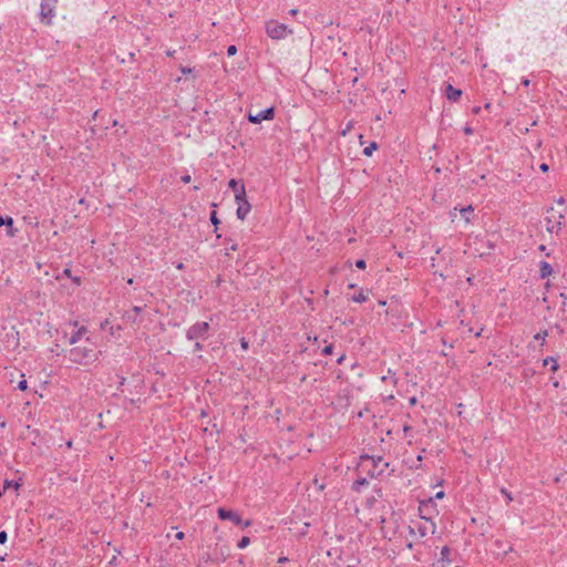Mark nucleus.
<instances>
[{
    "label": "nucleus",
    "instance_id": "39448f33",
    "mask_svg": "<svg viewBox=\"0 0 567 567\" xmlns=\"http://www.w3.org/2000/svg\"><path fill=\"white\" fill-rule=\"evenodd\" d=\"M218 518L221 520H230L235 525H238L243 528H247L251 525L250 520H244L240 515L231 509H226L224 507H219L217 509Z\"/></svg>",
    "mask_w": 567,
    "mask_h": 567
},
{
    "label": "nucleus",
    "instance_id": "bb28decb",
    "mask_svg": "<svg viewBox=\"0 0 567 567\" xmlns=\"http://www.w3.org/2000/svg\"><path fill=\"white\" fill-rule=\"evenodd\" d=\"M236 52H237V48H236L235 45H230V47H228V49H227V54H228L229 56L235 55V54H236Z\"/></svg>",
    "mask_w": 567,
    "mask_h": 567
},
{
    "label": "nucleus",
    "instance_id": "6e6552de",
    "mask_svg": "<svg viewBox=\"0 0 567 567\" xmlns=\"http://www.w3.org/2000/svg\"><path fill=\"white\" fill-rule=\"evenodd\" d=\"M209 329L208 322H197L187 330V338L193 340L205 334Z\"/></svg>",
    "mask_w": 567,
    "mask_h": 567
},
{
    "label": "nucleus",
    "instance_id": "8fccbe9b",
    "mask_svg": "<svg viewBox=\"0 0 567 567\" xmlns=\"http://www.w3.org/2000/svg\"><path fill=\"white\" fill-rule=\"evenodd\" d=\"M74 282L80 284V279H79V278H75V279H74Z\"/></svg>",
    "mask_w": 567,
    "mask_h": 567
},
{
    "label": "nucleus",
    "instance_id": "4468645a",
    "mask_svg": "<svg viewBox=\"0 0 567 567\" xmlns=\"http://www.w3.org/2000/svg\"><path fill=\"white\" fill-rule=\"evenodd\" d=\"M539 272L542 278H546L551 275L553 268L548 262L542 261L539 265Z\"/></svg>",
    "mask_w": 567,
    "mask_h": 567
},
{
    "label": "nucleus",
    "instance_id": "a18cd8bd",
    "mask_svg": "<svg viewBox=\"0 0 567 567\" xmlns=\"http://www.w3.org/2000/svg\"><path fill=\"white\" fill-rule=\"evenodd\" d=\"M379 463H382V465H383L384 467H386V466H388V463H383L381 457L379 458Z\"/></svg>",
    "mask_w": 567,
    "mask_h": 567
},
{
    "label": "nucleus",
    "instance_id": "9d476101",
    "mask_svg": "<svg viewBox=\"0 0 567 567\" xmlns=\"http://www.w3.org/2000/svg\"><path fill=\"white\" fill-rule=\"evenodd\" d=\"M73 327L76 329L72 336L70 337L69 339V343L70 344H75L76 342H79L83 336L86 333V328L85 327H78V322H73Z\"/></svg>",
    "mask_w": 567,
    "mask_h": 567
},
{
    "label": "nucleus",
    "instance_id": "20e7f679",
    "mask_svg": "<svg viewBox=\"0 0 567 567\" xmlns=\"http://www.w3.org/2000/svg\"><path fill=\"white\" fill-rule=\"evenodd\" d=\"M266 33L274 40H281L285 39L288 33H292V31L288 30L286 24L270 20L266 23Z\"/></svg>",
    "mask_w": 567,
    "mask_h": 567
},
{
    "label": "nucleus",
    "instance_id": "e433bc0d",
    "mask_svg": "<svg viewBox=\"0 0 567 567\" xmlns=\"http://www.w3.org/2000/svg\"><path fill=\"white\" fill-rule=\"evenodd\" d=\"M344 358H346V354H344V353H342V354L338 358L337 362H338L339 364H341V363L343 362Z\"/></svg>",
    "mask_w": 567,
    "mask_h": 567
},
{
    "label": "nucleus",
    "instance_id": "49530a36",
    "mask_svg": "<svg viewBox=\"0 0 567 567\" xmlns=\"http://www.w3.org/2000/svg\"><path fill=\"white\" fill-rule=\"evenodd\" d=\"M379 305H380V306H385V301L380 300V301H379Z\"/></svg>",
    "mask_w": 567,
    "mask_h": 567
},
{
    "label": "nucleus",
    "instance_id": "6ab92c4d",
    "mask_svg": "<svg viewBox=\"0 0 567 567\" xmlns=\"http://www.w3.org/2000/svg\"><path fill=\"white\" fill-rule=\"evenodd\" d=\"M367 299H368V296L363 291H360L357 296H354L352 298V300L354 302H359V303L364 302Z\"/></svg>",
    "mask_w": 567,
    "mask_h": 567
},
{
    "label": "nucleus",
    "instance_id": "ddd939ff",
    "mask_svg": "<svg viewBox=\"0 0 567 567\" xmlns=\"http://www.w3.org/2000/svg\"><path fill=\"white\" fill-rule=\"evenodd\" d=\"M235 202L237 203V205L240 204V203H244V202H248L244 184H240L238 190H236V193H235Z\"/></svg>",
    "mask_w": 567,
    "mask_h": 567
},
{
    "label": "nucleus",
    "instance_id": "a19ab883",
    "mask_svg": "<svg viewBox=\"0 0 567 567\" xmlns=\"http://www.w3.org/2000/svg\"><path fill=\"white\" fill-rule=\"evenodd\" d=\"M6 225V217L0 216V227Z\"/></svg>",
    "mask_w": 567,
    "mask_h": 567
},
{
    "label": "nucleus",
    "instance_id": "f8f14e48",
    "mask_svg": "<svg viewBox=\"0 0 567 567\" xmlns=\"http://www.w3.org/2000/svg\"><path fill=\"white\" fill-rule=\"evenodd\" d=\"M462 95V91L458 89L453 87L451 84L446 85V97L450 101H457Z\"/></svg>",
    "mask_w": 567,
    "mask_h": 567
},
{
    "label": "nucleus",
    "instance_id": "cd10ccee",
    "mask_svg": "<svg viewBox=\"0 0 567 567\" xmlns=\"http://www.w3.org/2000/svg\"><path fill=\"white\" fill-rule=\"evenodd\" d=\"M8 535L4 530L0 532V544H4L7 542Z\"/></svg>",
    "mask_w": 567,
    "mask_h": 567
},
{
    "label": "nucleus",
    "instance_id": "ea45409f",
    "mask_svg": "<svg viewBox=\"0 0 567 567\" xmlns=\"http://www.w3.org/2000/svg\"><path fill=\"white\" fill-rule=\"evenodd\" d=\"M465 134L471 135L473 133L471 127H465L464 130Z\"/></svg>",
    "mask_w": 567,
    "mask_h": 567
},
{
    "label": "nucleus",
    "instance_id": "f704fd0d",
    "mask_svg": "<svg viewBox=\"0 0 567 567\" xmlns=\"http://www.w3.org/2000/svg\"><path fill=\"white\" fill-rule=\"evenodd\" d=\"M540 171L542 172H547L548 171V165L543 163L540 166H539Z\"/></svg>",
    "mask_w": 567,
    "mask_h": 567
},
{
    "label": "nucleus",
    "instance_id": "7c9ffc66",
    "mask_svg": "<svg viewBox=\"0 0 567 567\" xmlns=\"http://www.w3.org/2000/svg\"><path fill=\"white\" fill-rule=\"evenodd\" d=\"M237 248H238L237 244H231V246L229 248H227L226 255H229L230 251H236Z\"/></svg>",
    "mask_w": 567,
    "mask_h": 567
},
{
    "label": "nucleus",
    "instance_id": "09e8293b",
    "mask_svg": "<svg viewBox=\"0 0 567 567\" xmlns=\"http://www.w3.org/2000/svg\"><path fill=\"white\" fill-rule=\"evenodd\" d=\"M195 347H196V349H198V350L200 349V344H199V343H196V344H195Z\"/></svg>",
    "mask_w": 567,
    "mask_h": 567
},
{
    "label": "nucleus",
    "instance_id": "603ef678",
    "mask_svg": "<svg viewBox=\"0 0 567 567\" xmlns=\"http://www.w3.org/2000/svg\"><path fill=\"white\" fill-rule=\"evenodd\" d=\"M3 492H4V491H1V489H0V497L2 496Z\"/></svg>",
    "mask_w": 567,
    "mask_h": 567
},
{
    "label": "nucleus",
    "instance_id": "c9c22d12",
    "mask_svg": "<svg viewBox=\"0 0 567 567\" xmlns=\"http://www.w3.org/2000/svg\"><path fill=\"white\" fill-rule=\"evenodd\" d=\"M449 553H450V550L447 547L442 548V551H441L442 556H446V555H449Z\"/></svg>",
    "mask_w": 567,
    "mask_h": 567
},
{
    "label": "nucleus",
    "instance_id": "de8ad7c7",
    "mask_svg": "<svg viewBox=\"0 0 567 567\" xmlns=\"http://www.w3.org/2000/svg\"><path fill=\"white\" fill-rule=\"evenodd\" d=\"M524 84L527 86L529 84V81L528 80H525L524 81Z\"/></svg>",
    "mask_w": 567,
    "mask_h": 567
},
{
    "label": "nucleus",
    "instance_id": "a211bd4d",
    "mask_svg": "<svg viewBox=\"0 0 567 567\" xmlns=\"http://www.w3.org/2000/svg\"><path fill=\"white\" fill-rule=\"evenodd\" d=\"M19 487H20V484L17 482H13V481H6L3 484V491H7L9 488H13V489L18 491Z\"/></svg>",
    "mask_w": 567,
    "mask_h": 567
},
{
    "label": "nucleus",
    "instance_id": "393cba45",
    "mask_svg": "<svg viewBox=\"0 0 567 567\" xmlns=\"http://www.w3.org/2000/svg\"><path fill=\"white\" fill-rule=\"evenodd\" d=\"M210 221L213 223V225H215V227L217 228L218 224H219V219L217 218V214L216 212H212L210 214Z\"/></svg>",
    "mask_w": 567,
    "mask_h": 567
},
{
    "label": "nucleus",
    "instance_id": "0eeeda50",
    "mask_svg": "<svg viewBox=\"0 0 567 567\" xmlns=\"http://www.w3.org/2000/svg\"><path fill=\"white\" fill-rule=\"evenodd\" d=\"M274 115H275L274 107H268V109L259 111L257 113L249 112L248 120L250 123L259 124L262 121L272 120Z\"/></svg>",
    "mask_w": 567,
    "mask_h": 567
},
{
    "label": "nucleus",
    "instance_id": "3c124183",
    "mask_svg": "<svg viewBox=\"0 0 567 567\" xmlns=\"http://www.w3.org/2000/svg\"><path fill=\"white\" fill-rule=\"evenodd\" d=\"M416 402V400L413 398L411 399V403L414 404Z\"/></svg>",
    "mask_w": 567,
    "mask_h": 567
},
{
    "label": "nucleus",
    "instance_id": "72a5a7b5",
    "mask_svg": "<svg viewBox=\"0 0 567 567\" xmlns=\"http://www.w3.org/2000/svg\"><path fill=\"white\" fill-rule=\"evenodd\" d=\"M443 497H444V492H442V491H440V492H437V493L435 494V498H436V499H441V498H443Z\"/></svg>",
    "mask_w": 567,
    "mask_h": 567
},
{
    "label": "nucleus",
    "instance_id": "5701e85b",
    "mask_svg": "<svg viewBox=\"0 0 567 567\" xmlns=\"http://www.w3.org/2000/svg\"><path fill=\"white\" fill-rule=\"evenodd\" d=\"M250 544V538L249 537H243L239 542H238V548L240 549H244L246 548L248 545Z\"/></svg>",
    "mask_w": 567,
    "mask_h": 567
},
{
    "label": "nucleus",
    "instance_id": "37998d69",
    "mask_svg": "<svg viewBox=\"0 0 567 567\" xmlns=\"http://www.w3.org/2000/svg\"><path fill=\"white\" fill-rule=\"evenodd\" d=\"M297 13H298V10H297V9H291V10H290V14H291V16H297Z\"/></svg>",
    "mask_w": 567,
    "mask_h": 567
},
{
    "label": "nucleus",
    "instance_id": "b1692460",
    "mask_svg": "<svg viewBox=\"0 0 567 567\" xmlns=\"http://www.w3.org/2000/svg\"><path fill=\"white\" fill-rule=\"evenodd\" d=\"M546 337H547V331H543V332H538L537 334H535L534 338H535V340H539L543 344Z\"/></svg>",
    "mask_w": 567,
    "mask_h": 567
},
{
    "label": "nucleus",
    "instance_id": "4c0bfd02",
    "mask_svg": "<svg viewBox=\"0 0 567 567\" xmlns=\"http://www.w3.org/2000/svg\"><path fill=\"white\" fill-rule=\"evenodd\" d=\"M241 348H243L244 350H247V349H248V342H247V341H245V340H243V341H241Z\"/></svg>",
    "mask_w": 567,
    "mask_h": 567
},
{
    "label": "nucleus",
    "instance_id": "f257e3e1",
    "mask_svg": "<svg viewBox=\"0 0 567 567\" xmlns=\"http://www.w3.org/2000/svg\"><path fill=\"white\" fill-rule=\"evenodd\" d=\"M564 215V200L558 202V207H551L546 212L545 226L550 234H558L561 229Z\"/></svg>",
    "mask_w": 567,
    "mask_h": 567
},
{
    "label": "nucleus",
    "instance_id": "1a4fd4ad",
    "mask_svg": "<svg viewBox=\"0 0 567 567\" xmlns=\"http://www.w3.org/2000/svg\"><path fill=\"white\" fill-rule=\"evenodd\" d=\"M432 511H435V504L433 503L432 498L420 502L419 513L421 518L427 520V515H430Z\"/></svg>",
    "mask_w": 567,
    "mask_h": 567
},
{
    "label": "nucleus",
    "instance_id": "4be33fe9",
    "mask_svg": "<svg viewBox=\"0 0 567 567\" xmlns=\"http://www.w3.org/2000/svg\"><path fill=\"white\" fill-rule=\"evenodd\" d=\"M240 184H243V183L233 178L228 182V187L231 188L234 190V193H236V190H238Z\"/></svg>",
    "mask_w": 567,
    "mask_h": 567
},
{
    "label": "nucleus",
    "instance_id": "c03bdc74",
    "mask_svg": "<svg viewBox=\"0 0 567 567\" xmlns=\"http://www.w3.org/2000/svg\"><path fill=\"white\" fill-rule=\"evenodd\" d=\"M183 268H184V265H183L182 262H179V264L177 265V269H179V270H181V269H183Z\"/></svg>",
    "mask_w": 567,
    "mask_h": 567
},
{
    "label": "nucleus",
    "instance_id": "9b49d317",
    "mask_svg": "<svg viewBox=\"0 0 567 567\" xmlns=\"http://www.w3.org/2000/svg\"><path fill=\"white\" fill-rule=\"evenodd\" d=\"M250 210H251V205L249 204V202H244V203L238 204L237 210H236L237 218L240 220H245L246 217L248 216V214L250 213Z\"/></svg>",
    "mask_w": 567,
    "mask_h": 567
},
{
    "label": "nucleus",
    "instance_id": "412c9836",
    "mask_svg": "<svg viewBox=\"0 0 567 567\" xmlns=\"http://www.w3.org/2000/svg\"><path fill=\"white\" fill-rule=\"evenodd\" d=\"M435 524L430 522V526H425L423 529H422V535H426L427 533H431V534H434L435 533Z\"/></svg>",
    "mask_w": 567,
    "mask_h": 567
},
{
    "label": "nucleus",
    "instance_id": "f3484780",
    "mask_svg": "<svg viewBox=\"0 0 567 567\" xmlns=\"http://www.w3.org/2000/svg\"><path fill=\"white\" fill-rule=\"evenodd\" d=\"M378 148V144L375 142H372L369 146H367L364 150H363V154L365 156H371L372 153Z\"/></svg>",
    "mask_w": 567,
    "mask_h": 567
},
{
    "label": "nucleus",
    "instance_id": "7ed1b4c3",
    "mask_svg": "<svg viewBox=\"0 0 567 567\" xmlns=\"http://www.w3.org/2000/svg\"><path fill=\"white\" fill-rule=\"evenodd\" d=\"M449 215L452 223H455L458 219L462 221L464 227H467L472 224V219L474 217V207L472 205L460 209L455 207L449 213Z\"/></svg>",
    "mask_w": 567,
    "mask_h": 567
},
{
    "label": "nucleus",
    "instance_id": "aec40b11",
    "mask_svg": "<svg viewBox=\"0 0 567 567\" xmlns=\"http://www.w3.org/2000/svg\"><path fill=\"white\" fill-rule=\"evenodd\" d=\"M18 388L21 391H25L28 389V382L25 380V375L21 373V380L18 383Z\"/></svg>",
    "mask_w": 567,
    "mask_h": 567
},
{
    "label": "nucleus",
    "instance_id": "2eb2a0df",
    "mask_svg": "<svg viewBox=\"0 0 567 567\" xmlns=\"http://www.w3.org/2000/svg\"><path fill=\"white\" fill-rule=\"evenodd\" d=\"M7 227V236L8 237H14L18 229L13 227V219L11 217H6V225Z\"/></svg>",
    "mask_w": 567,
    "mask_h": 567
},
{
    "label": "nucleus",
    "instance_id": "79ce46f5",
    "mask_svg": "<svg viewBox=\"0 0 567 567\" xmlns=\"http://www.w3.org/2000/svg\"><path fill=\"white\" fill-rule=\"evenodd\" d=\"M287 560H288V558H287V557H280V558L278 559V563H279V564H282V563L287 561Z\"/></svg>",
    "mask_w": 567,
    "mask_h": 567
},
{
    "label": "nucleus",
    "instance_id": "473e14b6",
    "mask_svg": "<svg viewBox=\"0 0 567 567\" xmlns=\"http://www.w3.org/2000/svg\"><path fill=\"white\" fill-rule=\"evenodd\" d=\"M190 179H192V178H190V176H189V175H185V176H183V177H182V182H183V183H185V184L189 183V182H190Z\"/></svg>",
    "mask_w": 567,
    "mask_h": 567
},
{
    "label": "nucleus",
    "instance_id": "2f4dec72",
    "mask_svg": "<svg viewBox=\"0 0 567 567\" xmlns=\"http://www.w3.org/2000/svg\"><path fill=\"white\" fill-rule=\"evenodd\" d=\"M181 71H182L183 74H190L192 73V69L190 68H186V66L181 68Z\"/></svg>",
    "mask_w": 567,
    "mask_h": 567
},
{
    "label": "nucleus",
    "instance_id": "58836bf2",
    "mask_svg": "<svg viewBox=\"0 0 567 567\" xmlns=\"http://www.w3.org/2000/svg\"><path fill=\"white\" fill-rule=\"evenodd\" d=\"M176 538H177V539H179V540H182V539L184 538V533H183V532H178V533L176 534Z\"/></svg>",
    "mask_w": 567,
    "mask_h": 567
},
{
    "label": "nucleus",
    "instance_id": "f03ea898",
    "mask_svg": "<svg viewBox=\"0 0 567 567\" xmlns=\"http://www.w3.org/2000/svg\"><path fill=\"white\" fill-rule=\"evenodd\" d=\"M70 360L81 365H87L97 360V352L89 347H75L70 350Z\"/></svg>",
    "mask_w": 567,
    "mask_h": 567
},
{
    "label": "nucleus",
    "instance_id": "c756f323",
    "mask_svg": "<svg viewBox=\"0 0 567 567\" xmlns=\"http://www.w3.org/2000/svg\"><path fill=\"white\" fill-rule=\"evenodd\" d=\"M502 494L506 497L508 502L513 501L512 495L506 489H502Z\"/></svg>",
    "mask_w": 567,
    "mask_h": 567
},
{
    "label": "nucleus",
    "instance_id": "a878e982",
    "mask_svg": "<svg viewBox=\"0 0 567 567\" xmlns=\"http://www.w3.org/2000/svg\"><path fill=\"white\" fill-rule=\"evenodd\" d=\"M332 350H333V346L332 344H328L323 349H322V354H326V355H329L332 353Z\"/></svg>",
    "mask_w": 567,
    "mask_h": 567
},
{
    "label": "nucleus",
    "instance_id": "423d86ee",
    "mask_svg": "<svg viewBox=\"0 0 567 567\" xmlns=\"http://www.w3.org/2000/svg\"><path fill=\"white\" fill-rule=\"evenodd\" d=\"M58 0H41V11L40 16L43 22L50 24L52 18L54 17V10L56 7Z\"/></svg>",
    "mask_w": 567,
    "mask_h": 567
},
{
    "label": "nucleus",
    "instance_id": "c85d7f7f",
    "mask_svg": "<svg viewBox=\"0 0 567 567\" xmlns=\"http://www.w3.org/2000/svg\"><path fill=\"white\" fill-rule=\"evenodd\" d=\"M355 266L359 269H364L367 265H365V261L363 259H360V260H357Z\"/></svg>",
    "mask_w": 567,
    "mask_h": 567
},
{
    "label": "nucleus",
    "instance_id": "dca6fc26",
    "mask_svg": "<svg viewBox=\"0 0 567 567\" xmlns=\"http://www.w3.org/2000/svg\"><path fill=\"white\" fill-rule=\"evenodd\" d=\"M548 362H551V370L554 372H556L558 370V368H559V365L557 363V360L555 358H553V357H548V358L544 359V365H547Z\"/></svg>",
    "mask_w": 567,
    "mask_h": 567
}]
</instances>
